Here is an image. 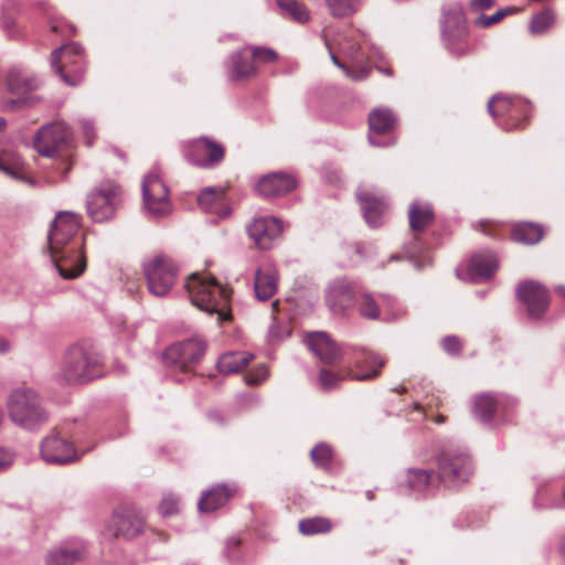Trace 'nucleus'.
<instances>
[{"label": "nucleus", "instance_id": "obj_52", "mask_svg": "<svg viewBox=\"0 0 565 565\" xmlns=\"http://www.w3.org/2000/svg\"><path fill=\"white\" fill-rule=\"evenodd\" d=\"M14 455L0 447V471L10 467L13 462Z\"/></svg>", "mask_w": 565, "mask_h": 565}, {"label": "nucleus", "instance_id": "obj_13", "mask_svg": "<svg viewBox=\"0 0 565 565\" xmlns=\"http://www.w3.org/2000/svg\"><path fill=\"white\" fill-rule=\"evenodd\" d=\"M282 231V222L275 216H257L246 225L249 238L263 250L271 249Z\"/></svg>", "mask_w": 565, "mask_h": 565}, {"label": "nucleus", "instance_id": "obj_26", "mask_svg": "<svg viewBox=\"0 0 565 565\" xmlns=\"http://www.w3.org/2000/svg\"><path fill=\"white\" fill-rule=\"evenodd\" d=\"M397 124L395 114L390 108L379 107L369 114L370 136L369 140L374 146H380L374 135H388Z\"/></svg>", "mask_w": 565, "mask_h": 565}, {"label": "nucleus", "instance_id": "obj_36", "mask_svg": "<svg viewBox=\"0 0 565 565\" xmlns=\"http://www.w3.org/2000/svg\"><path fill=\"white\" fill-rule=\"evenodd\" d=\"M332 527V521L324 516L305 518L298 523V530L305 536L326 534L329 533Z\"/></svg>", "mask_w": 565, "mask_h": 565}, {"label": "nucleus", "instance_id": "obj_47", "mask_svg": "<svg viewBox=\"0 0 565 565\" xmlns=\"http://www.w3.org/2000/svg\"><path fill=\"white\" fill-rule=\"evenodd\" d=\"M443 349L450 355H459L462 349L460 339L456 335H447L441 340Z\"/></svg>", "mask_w": 565, "mask_h": 565}, {"label": "nucleus", "instance_id": "obj_14", "mask_svg": "<svg viewBox=\"0 0 565 565\" xmlns=\"http://www.w3.org/2000/svg\"><path fill=\"white\" fill-rule=\"evenodd\" d=\"M205 350L203 340L190 339L169 347L163 358L168 364L188 371L203 358Z\"/></svg>", "mask_w": 565, "mask_h": 565}, {"label": "nucleus", "instance_id": "obj_16", "mask_svg": "<svg viewBox=\"0 0 565 565\" xmlns=\"http://www.w3.org/2000/svg\"><path fill=\"white\" fill-rule=\"evenodd\" d=\"M41 457L51 465H67L78 459L74 445L52 434L45 437L41 443Z\"/></svg>", "mask_w": 565, "mask_h": 565}, {"label": "nucleus", "instance_id": "obj_20", "mask_svg": "<svg viewBox=\"0 0 565 565\" xmlns=\"http://www.w3.org/2000/svg\"><path fill=\"white\" fill-rule=\"evenodd\" d=\"M356 198L363 212L365 222L371 227H379L383 224L384 215L387 211V203L381 195L373 193L367 189H360Z\"/></svg>", "mask_w": 565, "mask_h": 565}, {"label": "nucleus", "instance_id": "obj_25", "mask_svg": "<svg viewBox=\"0 0 565 565\" xmlns=\"http://www.w3.org/2000/svg\"><path fill=\"white\" fill-rule=\"evenodd\" d=\"M193 150L205 153L206 158L195 159L191 153H188V160L203 168H210L220 163L225 154L224 147L207 137L195 140L193 142Z\"/></svg>", "mask_w": 565, "mask_h": 565}, {"label": "nucleus", "instance_id": "obj_18", "mask_svg": "<svg viewBox=\"0 0 565 565\" xmlns=\"http://www.w3.org/2000/svg\"><path fill=\"white\" fill-rule=\"evenodd\" d=\"M297 186L294 175L284 172H273L259 179L256 190L265 199H276L287 195Z\"/></svg>", "mask_w": 565, "mask_h": 565}, {"label": "nucleus", "instance_id": "obj_29", "mask_svg": "<svg viewBox=\"0 0 565 565\" xmlns=\"http://www.w3.org/2000/svg\"><path fill=\"white\" fill-rule=\"evenodd\" d=\"M498 268V259L491 252H482L471 257L468 276L475 282L489 279Z\"/></svg>", "mask_w": 565, "mask_h": 565}, {"label": "nucleus", "instance_id": "obj_39", "mask_svg": "<svg viewBox=\"0 0 565 565\" xmlns=\"http://www.w3.org/2000/svg\"><path fill=\"white\" fill-rule=\"evenodd\" d=\"M276 3L285 17H290L298 23H306L310 19L307 7L297 0H276Z\"/></svg>", "mask_w": 565, "mask_h": 565}, {"label": "nucleus", "instance_id": "obj_50", "mask_svg": "<svg viewBox=\"0 0 565 565\" xmlns=\"http://www.w3.org/2000/svg\"><path fill=\"white\" fill-rule=\"evenodd\" d=\"M344 74L354 82H361L366 79L371 74V68L369 66H362L359 70L347 67Z\"/></svg>", "mask_w": 565, "mask_h": 565}, {"label": "nucleus", "instance_id": "obj_28", "mask_svg": "<svg viewBox=\"0 0 565 565\" xmlns=\"http://www.w3.org/2000/svg\"><path fill=\"white\" fill-rule=\"evenodd\" d=\"M360 301L358 303V310L361 317L367 320H379L381 318V306L392 309L395 303L393 296L383 294L380 295L376 300L372 294L361 289L359 295Z\"/></svg>", "mask_w": 565, "mask_h": 565}, {"label": "nucleus", "instance_id": "obj_33", "mask_svg": "<svg viewBox=\"0 0 565 565\" xmlns=\"http://www.w3.org/2000/svg\"><path fill=\"white\" fill-rule=\"evenodd\" d=\"M85 553L82 545L61 546L52 550L46 556L47 565H74Z\"/></svg>", "mask_w": 565, "mask_h": 565}, {"label": "nucleus", "instance_id": "obj_15", "mask_svg": "<svg viewBox=\"0 0 565 565\" xmlns=\"http://www.w3.org/2000/svg\"><path fill=\"white\" fill-rule=\"evenodd\" d=\"M518 298L526 307L532 319H540L550 306V296L546 288L536 281H524L518 285Z\"/></svg>", "mask_w": 565, "mask_h": 565}, {"label": "nucleus", "instance_id": "obj_32", "mask_svg": "<svg viewBox=\"0 0 565 565\" xmlns=\"http://www.w3.org/2000/svg\"><path fill=\"white\" fill-rule=\"evenodd\" d=\"M254 355L245 351H232L222 354L216 363L217 370L222 374L238 373L252 360Z\"/></svg>", "mask_w": 565, "mask_h": 565}, {"label": "nucleus", "instance_id": "obj_34", "mask_svg": "<svg viewBox=\"0 0 565 565\" xmlns=\"http://www.w3.org/2000/svg\"><path fill=\"white\" fill-rule=\"evenodd\" d=\"M511 236L514 242L534 245L543 238L544 230L539 224L522 222L512 227Z\"/></svg>", "mask_w": 565, "mask_h": 565}, {"label": "nucleus", "instance_id": "obj_48", "mask_svg": "<svg viewBox=\"0 0 565 565\" xmlns=\"http://www.w3.org/2000/svg\"><path fill=\"white\" fill-rule=\"evenodd\" d=\"M159 511L163 516H170L179 511V501L172 495L164 497L159 505Z\"/></svg>", "mask_w": 565, "mask_h": 565}, {"label": "nucleus", "instance_id": "obj_60", "mask_svg": "<svg viewBox=\"0 0 565 565\" xmlns=\"http://www.w3.org/2000/svg\"><path fill=\"white\" fill-rule=\"evenodd\" d=\"M555 291L563 298H565V286H556L555 287Z\"/></svg>", "mask_w": 565, "mask_h": 565}, {"label": "nucleus", "instance_id": "obj_38", "mask_svg": "<svg viewBox=\"0 0 565 565\" xmlns=\"http://www.w3.org/2000/svg\"><path fill=\"white\" fill-rule=\"evenodd\" d=\"M522 105L521 99H513L507 96H493L488 102V111L492 117H499L503 115L513 116L514 109Z\"/></svg>", "mask_w": 565, "mask_h": 565}, {"label": "nucleus", "instance_id": "obj_8", "mask_svg": "<svg viewBox=\"0 0 565 565\" xmlns=\"http://www.w3.org/2000/svg\"><path fill=\"white\" fill-rule=\"evenodd\" d=\"M142 271L150 294L164 297L177 282L179 268L170 257L157 255L142 264Z\"/></svg>", "mask_w": 565, "mask_h": 565}, {"label": "nucleus", "instance_id": "obj_59", "mask_svg": "<svg viewBox=\"0 0 565 565\" xmlns=\"http://www.w3.org/2000/svg\"><path fill=\"white\" fill-rule=\"evenodd\" d=\"M500 11L505 12V17H507L508 14L519 12L520 9L515 8V7H509V8H505V9H501Z\"/></svg>", "mask_w": 565, "mask_h": 565}, {"label": "nucleus", "instance_id": "obj_27", "mask_svg": "<svg viewBox=\"0 0 565 565\" xmlns=\"http://www.w3.org/2000/svg\"><path fill=\"white\" fill-rule=\"evenodd\" d=\"M405 480L409 490L422 495L433 493L439 484L438 477L433 470L420 468H409Z\"/></svg>", "mask_w": 565, "mask_h": 565}, {"label": "nucleus", "instance_id": "obj_56", "mask_svg": "<svg viewBox=\"0 0 565 565\" xmlns=\"http://www.w3.org/2000/svg\"><path fill=\"white\" fill-rule=\"evenodd\" d=\"M9 350V342L0 337V353H4Z\"/></svg>", "mask_w": 565, "mask_h": 565}, {"label": "nucleus", "instance_id": "obj_30", "mask_svg": "<svg viewBox=\"0 0 565 565\" xmlns=\"http://www.w3.org/2000/svg\"><path fill=\"white\" fill-rule=\"evenodd\" d=\"M0 171L14 180L34 183L21 157L12 150L0 151Z\"/></svg>", "mask_w": 565, "mask_h": 565}, {"label": "nucleus", "instance_id": "obj_55", "mask_svg": "<svg viewBox=\"0 0 565 565\" xmlns=\"http://www.w3.org/2000/svg\"><path fill=\"white\" fill-rule=\"evenodd\" d=\"M331 60L332 62L334 63V65H337L340 70H342L343 72L345 71V68L348 67L345 64H343L334 54H331Z\"/></svg>", "mask_w": 565, "mask_h": 565}, {"label": "nucleus", "instance_id": "obj_61", "mask_svg": "<svg viewBox=\"0 0 565 565\" xmlns=\"http://www.w3.org/2000/svg\"><path fill=\"white\" fill-rule=\"evenodd\" d=\"M7 122H6V119L3 117H0V131H2L6 127Z\"/></svg>", "mask_w": 565, "mask_h": 565}, {"label": "nucleus", "instance_id": "obj_58", "mask_svg": "<svg viewBox=\"0 0 565 565\" xmlns=\"http://www.w3.org/2000/svg\"><path fill=\"white\" fill-rule=\"evenodd\" d=\"M239 540L238 539H235V537H232L227 541V547H237L239 545Z\"/></svg>", "mask_w": 565, "mask_h": 565}, {"label": "nucleus", "instance_id": "obj_46", "mask_svg": "<svg viewBox=\"0 0 565 565\" xmlns=\"http://www.w3.org/2000/svg\"><path fill=\"white\" fill-rule=\"evenodd\" d=\"M268 377V369L265 364H259L254 370L245 374L244 379L247 385H259Z\"/></svg>", "mask_w": 565, "mask_h": 565}, {"label": "nucleus", "instance_id": "obj_53", "mask_svg": "<svg viewBox=\"0 0 565 565\" xmlns=\"http://www.w3.org/2000/svg\"><path fill=\"white\" fill-rule=\"evenodd\" d=\"M494 0H470L469 8L472 11H483L493 7Z\"/></svg>", "mask_w": 565, "mask_h": 565}, {"label": "nucleus", "instance_id": "obj_40", "mask_svg": "<svg viewBox=\"0 0 565 565\" xmlns=\"http://www.w3.org/2000/svg\"><path fill=\"white\" fill-rule=\"evenodd\" d=\"M223 199L224 191L221 188H206L198 196V203L206 212L218 213Z\"/></svg>", "mask_w": 565, "mask_h": 565}, {"label": "nucleus", "instance_id": "obj_54", "mask_svg": "<svg viewBox=\"0 0 565 565\" xmlns=\"http://www.w3.org/2000/svg\"><path fill=\"white\" fill-rule=\"evenodd\" d=\"M209 418L218 425H222L224 423V417L220 412H211L209 414Z\"/></svg>", "mask_w": 565, "mask_h": 565}, {"label": "nucleus", "instance_id": "obj_4", "mask_svg": "<svg viewBox=\"0 0 565 565\" xmlns=\"http://www.w3.org/2000/svg\"><path fill=\"white\" fill-rule=\"evenodd\" d=\"M8 412L11 420L29 430L36 429L49 420V412L38 392L21 386L13 390L8 397Z\"/></svg>", "mask_w": 565, "mask_h": 565}, {"label": "nucleus", "instance_id": "obj_62", "mask_svg": "<svg viewBox=\"0 0 565 565\" xmlns=\"http://www.w3.org/2000/svg\"><path fill=\"white\" fill-rule=\"evenodd\" d=\"M279 302L276 300L271 303L273 309L276 311L278 310Z\"/></svg>", "mask_w": 565, "mask_h": 565}, {"label": "nucleus", "instance_id": "obj_31", "mask_svg": "<svg viewBox=\"0 0 565 565\" xmlns=\"http://www.w3.org/2000/svg\"><path fill=\"white\" fill-rule=\"evenodd\" d=\"M409 227L413 232L426 231L435 221V212L431 204L414 201L408 209Z\"/></svg>", "mask_w": 565, "mask_h": 565}, {"label": "nucleus", "instance_id": "obj_11", "mask_svg": "<svg viewBox=\"0 0 565 565\" xmlns=\"http://www.w3.org/2000/svg\"><path fill=\"white\" fill-rule=\"evenodd\" d=\"M71 139V128L64 121H54L39 129L33 145L41 156L54 158L70 143Z\"/></svg>", "mask_w": 565, "mask_h": 565}, {"label": "nucleus", "instance_id": "obj_23", "mask_svg": "<svg viewBox=\"0 0 565 565\" xmlns=\"http://www.w3.org/2000/svg\"><path fill=\"white\" fill-rule=\"evenodd\" d=\"M248 55L249 52L245 50V46L230 55L226 63V73L231 81H243L257 74V68Z\"/></svg>", "mask_w": 565, "mask_h": 565}, {"label": "nucleus", "instance_id": "obj_9", "mask_svg": "<svg viewBox=\"0 0 565 565\" xmlns=\"http://www.w3.org/2000/svg\"><path fill=\"white\" fill-rule=\"evenodd\" d=\"M169 189L156 171L145 175L142 181V199L145 209L151 216H167L172 211Z\"/></svg>", "mask_w": 565, "mask_h": 565}, {"label": "nucleus", "instance_id": "obj_37", "mask_svg": "<svg viewBox=\"0 0 565 565\" xmlns=\"http://www.w3.org/2000/svg\"><path fill=\"white\" fill-rule=\"evenodd\" d=\"M8 88L11 93L20 94L34 90L39 82L34 77H29L22 71L11 70L7 78Z\"/></svg>", "mask_w": 565, "mask_h": 565}, {"label": "nucleus", "instance_id": "obj_44", "mask_svg": "<svg viewBox=\"0 0 565 565\" xmlns=\"http://www.w3.org/2000/svg\"><path fill=\"white\" fill-rule=\"evenodd\" d=\"M555 22V15L552 10H543L535 14L530 22V30L534 34L546 32Z\"/></svg>", "mask_w": 565, "mask_h": 565}, {"label": "nucleus", "instance_id": "obj_42", "mask_svg": "<svg viewBox=\"0 0 565 565\" xmlns=\"http://www.w3.org/2000/svg\"><path fill=\"white\" fill-rule=\"evenodd\" d=\"M333 17L343 18L353 14L360 8L361 0H326Z\"/></svg>", "mask_w": 565, "mask_h": 565}, {"label": "nucleus", "instance_id": "obj_21", "mask_svg": "<svg viewBox=\"0 0 565 565\" xmlns=\"http://www.w3.org/2000/svg\"><path fill=\"white\" fill-rule=\"evenodd\" d=\"M237 492L238 487L235 483L215 484L202 493L198 502V509L202 513L213 512L224 507Z\"/></svg>", "mask_w": 565, "mask_h": 565}, {"label": "nucleus", "instance_id": "obj_24", "mask_svg": "<svg viewBox=\"0 0 565 565\" xmlns=\"http://www.w3.org/2000/svg\"><path fill=\"white\" fill-rule=\"evenodd\" d=\"M278 270L274 265L258 267L254 277L255 296L260 301L270 299L278 288Z\"/></svg>", "mask_w": 565, "mask_h": 565}, {"label": "nucleus", "instance_id": "obj_43", "mask_svg": "<svg viewBox=\"0 0 565 565\" xmlns=\"http://www.w3.org/2000/svg\"><path fill=\"white\" fill-rule=\"evenodd\" d=\"M245 50H248L253 62L256 64H273L278 60L277 52L271 47L246 45Z\"/></svg>", "mask_w": 565, "mask_h": 565}, {"label": "nucleus", "instance_id": "obj_57", "mask_svg": "<svg viewBox=\"0 0 565 565\" xmlns=\"http://www.w3.org/2000/svg\"><path fill=\"white\" fill-rule=\"evenodd\" d=\"M558 553L565 558V536L559 542Z\"/></svg>", "mask_w": 565, "mask_h": 565}, {"label": "nucleus", "instance_id": "obj_41", "mask_svg": "<svg viewBox=\"0 0 565 565\" xmlns=\"http://www.w3.org/2000/svg\"><path fill=\"white\" fill-rule=\"evenodd\" d=\"M345 379H350L348 370L345 372H335L328 369H321L319 371V384L323 391H331L338 388Z\"/></svg>", "mask_w": 565, "mask_h": 565}, {"label": "nucleus", "instance_id": "obj_64", "mask_svg": "<svg viewBox=\"0 0 565 565\" xmlns=\"http://www.w3.org/2000/svg\"><path fill=\"white\" fill-rule=\"evenodd\" d=\"M563 499H564V503H565V490L563 491Z\"/></svg>", "mask_w": 565, "mask_h": 565}, {"label": "nucleus", "instance_id": "obj_35", "mask_svg": "<svg viewBox=\"0 0 565 565\" xmlns=\"http://www.w3.org/2000/svg\"><path fill=\"white\" fill-rule=\"evenodd\" d=\"M497 396L488 393L479 394L475 397L473 414L483 423H490L499 407Z\"/></svg>", "mask_w": 565, "mask_h": 565}, {"label": "nucleus", "instance_id": "obj_45", "mask_svg": "<svg viewBox=\"0 0 565 565\" xmlns=\"http://www.w3.org/2000/svg\"><path fill=\"white\" fill-rule=\"evenodd\" d=\"M310 457L317 467L329 469L332 461V449L324 443L318 444L311 449Z\"/></svg>", "mask_w": 565, "mask_h": 565}, {"label": "nucleus", "instance_id": "obj_5", "mask_svg": "<svg viewBox=\"0 0 565 565\" xmlns=\"http://www.w3.org/2000/svg\"><path fill=\"white\" fill-rule=\"evenodd\" d=\"M440 24L444 45L452 55L459 57L471 52L467 20L461 6H445Z\"/></svg>", "mask_w": 565, "mask_h": 565}, {"label": "nucleus", "instance_id": "obj_10", "mask_svg": "<svg viewBox=\"0 0 565 565\" xmlns=\"http://www.w3.org/2000/svg\"><path fill=\"white\" fill-rule=\"evenodd\" d=\"M361 286L347 277L334 279L326 290V302L333 315L345 317L358 303Z\"/></svg>", "mask_w": 565, "mask_h": 565}, {"label": "nucleus", "instance_id": "obj_19", "mask_svg": "<svg viewBox=\"0 0 565 565\" xmlns=\"http://www.w3.org/2000/svg\"><path fill=\"white\" fill-rule=\"evenodd\" d=\"M143 527L145 521L140 514L134 511H116L111 515L107 530L114 537L132 539L140 534Z\"/></svg>", "mask_w": 565, "mask_h": 565}, {"label": "nucleus", "instance_id": "obj_6", "mask_svg": "<svg viewBox=\"0 0 565 565\" xmlns=\"http://www.w3.org/2000/svg\"><path fill=\"white\" fill-rule=\"evenodd\" d=\"M472 473V460L466 451L448 448L438 455L437 477L445 487L458 488L468 482Z\"/></svg>", "mask_w": 565, "mask_h": 565}, {"label": "nucleus", "instance_id": "obj_63", "mask_svg": "<svg viewBox=\"0 0 565 565\" xmlns=\"http://www.w3.org/2000/svg\"><path fill=\"white\" fill-rule=\"evenodd\" d=\"M379 70H380L381 72H383V73L387 74V75H391V71H390V70H387V68H385V70H384V68H379Z\"/></svg>", "mask_w": 565, "mask_h": 565}, {"label": "nucleus", "instance_id": "obj_49", "mask_svg": "<svg viewBox=\"0 0 565 565\" xmlns=\"http://www.w3.org/2000/svg\"><path fill=\"white\" fill-rule=\"evenodd\" d=\"M505 18V12L497 11L491 15H481L475 21V24L480 28H489Z\"/></svg>", "mask_w": 565, "mask_h": 565}, {"label": "nucleus", "instance_id": "obj_3", "mask_svg": "<svg viewBox=\"0 0 565 565\" xmlns=\"http://www.w3.org/2000/svg\"><path fill=\"white\" fill-rule=\"evenodd\" d=\"M102 374L98 354L89 347L74 344L63 354L56 379L68 385L85 384Z\"/></svg>", "mask_w": 565, "mask_h": 565}, {"label": "nucleus", "instance_id": "obj_51", "mask_svg": "<svg viewBox=\"0 0 565 565\" xmlns=\"http://www.w3.org/2000/svg\"><path fill=\"white\" fill-rule=\"evenodd\" d=\"M79 122H81L82 130H83L85 137L87 138L86 143L88 146H92L94 138L96 136L94 122L89 119H82Z\"/></svg>", "mask_w": 565, "mask_h": 565}, {"label": "nucleus", "instance_id": "obj_2", "mask_svg": "<svg viewBox=\"0 0 565 565\" xmlns=\"http://www.w3.org/2000/svg\"><path fill=\"white\" fill-rule=\"evenodd\" d=\"M185 289L191 302L200 310L217 315L220 321H228L231 316L232 290L221 285L215 277H203L198 273L189 276Z\"/></svg>", "mask_w": 565, "mask_h": 565}, {"label": "nucleus", "instance_id": "obj_22", "mask_svg": "<svg viewBox=\"0 0 565 565\" xmlns=\"http://www.w3.org/2000/svg\"><path fill=\"white\" fill-rule=\"evenodd\" d=\"M308 347L326 364L342 361V349L326 332H313L308 337Z\"/></svg>", "mask_w": 565, "mask_h": 565}, {"label": "nucleus", "instance_id": "obj_7", "mask_svg": "<svg viewBox=\"0 0 565 565\" xmlns=\"http://www.w3.org/2000/svg\"><path fill=\"white\" fill-rule=\"evenodd\" d=\"M121 203V188L113 181H105L87 194L86 211L93 222L103 223L114 218Z\"/></svg>", "mask_w": 565, "mask_h": 565}, {"label": "nucleus", "instance_id": "obj_1", "mask_svg": "<svg viewBox=\"0 0 565 565\" xmlns=\"http://www.w3.org/2000/svg\"><path fill=\"white\" fill-rule=\"evenodd\" d=\"M79 226V215L60 211L47 234V247L53 264L63 279H75L86 269V256L83 249L85 238H75Z\"/></svg>", "mask_w": 565, "mask_h": 565}, {"label": "nucleus", "instance_id": "obj_17", "mask_svg": "<svg viewBox=\"0 0 565 565\" xmlns=\"http://www.w3.org/2000/svg\"><path fill=\"white\" fill-rule=\"evenodd\" d=\"M353 363L358 372L348 369V375L355 381H370L380 375L381 367L385 364V360L374 352L364 348L354 349Z\"/></svg>", "mask_w": 565, "mask_h": 565}, {"label": "nucleus", "instance_id": "obj_12", "mask_svg": "<svg viewBox=\"0 0 565 565\" xmlns=\"http://www.w3.org/2000/svg\"><path fill=\"white\" fill-rule=\"evenodd\" d=\"M82 47L76 43L57 47L52 52V67L70 86L78 85L83 81L84 72L81 68L75 70L72 74L68 71L70 65L82 63Z\"/></svg>", "mask_w": 565, "mask_h": 565}]
</instances>
